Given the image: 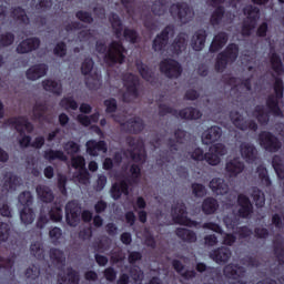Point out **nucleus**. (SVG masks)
Masks as SVG:
<instances>
[{
    "label": "nucleus",
    "instance_id": "e433bc0d",
    "mask_svg": "<svg viewBox=\"0 0 284 284\" xmlns=\"http://www.w3.org/2000/svg\"><path fill=\"white\" fill-rule=\"evenodd\" d=\"M219 210V200L214 199L212 196H209L203 200L202 202V212L206 216H210L212 214H215V212Z\"/></svg>",
    "mask_w": 284,
    "mask_h": 284
},
{
    "label": "nucleus",
    "instance_id": "e2e57ef3",
    "mask_svg": "<svg viewBox=\"0 0 284 284\" xmlns=\"http://www.w3.org/2000/svg\"><path fill=\"white\" fill-rule=\"evenodd\" d=\"M11 226L9 223L0 222V242L7 243L10 239Z\"/></svg>",
    "mask_w": 284,
    "mask_h": 284
},
{
    "label": "nucleus",
    "instance_id": "0eeeda50",
    "mask_svg": "<svg viewBox=\"0 0 284 284\" xmlns=\"http://www.w3.org/2000/svg\"><path fill=\"white\" fill-rule=\"evenodd\" d=\"M173 221L176 225H184L185 227H199L200 222L187 217V206L181 202L172 206Z\"/></svg>",
    "mask_w": 284,
    "mask_h": 284
},
{
    "label": "nucleus",
    "instance_id": "79ce46f5",
    "mask_svg": "<svg viewBox=\"0 0 284 284\" xmlns=\"http://www.w3.org/2000/svg\"><path fill=\"white\" fill-rule=\"evenodd\" d=\"M135 68L140 74V77L144 80V81H152V79H154V72H152V69H150V67H148V64L143 63V62H136L135 63Z\"/></svg>",
    "mask_w": 284,
    "mask_h": 284
},
{
    "label": "nucleus",
    "instance_id": "774afa93",
    "mask_svg": "<svg viewBox=\"0 0 284 284\" xmlns=\"http://www.w3.org/2000/svg\"><path fill=\"white\" fill-rule=\"evenodd\" d=\"M187 156H190L192 161H205V152L199 146L195 148L193 151H189Z\"/></svg>",
    "mask_w": 284,
    "mask_h": 284
},
{
    "label": "nucleus",
    "instance_id": "4d7b16f0",
    "mask_svg": "<svg viewBox=\"0 0 284 284\" xmlns=\"http://www.w3.org/2000/svg\"><path fill=\"white\" fill-rule=\"evenodd\" d=\"M30 252L34 258H38V261H43L45 258V251H43V247H41V244L39 243H32Z\"/></svg>",
    "mask_w": 284,
    "mask_h": 284
},
{
    "label": "nucleus",
    "instance_id": "13d9d810",
    "mask_svg": "<svg viewBox=\"0 0 284 284\" xmlns=\"http://www.w3.org/2000/svg\"><path fill=\"white\" fill-rule=\"evenodd\" d=\"M151 12L155 17H163L165 14V0H156L151 7Z\"/></svg>",
    "mask_w": 284,
    "mask_h": 284
},
{
    "label": "nucleus",
    "instance_id": "4c0bfd02",
    "mask_svg": "<svg viewBox=\"0 0 284 284\" xmlns=\"http://www.w3.org/2000/svg\"><path fill=\"white\" fill-rule=\"evenodd\" d=\"M175 234L178 239H181L184 243H196V233L192 230L178 227Z\"/></svg>",
    "mask_w": 284,
    "mask_h": 284
},
{
    "label": "nucleus",
    "instance_id": "052dcab7",
    "mask_svg": "<svg viewBox=\"0 0 284 284\" xmlns=\"http://www.w3.org/2000/svg\"><path fill=\"white\" fill-rule=\"evenodd\" d=\"M18 201L23 207H30L33 202L32 193L30 191H24L19 194Z\"/></svg>",
    "mask_w": 284,
    "mask_h": 284
},
{
    "label": "nucleus",
    "instance_id": "4468645a",
    "mask_svg": "<svg viewBox=\"0 0 284 284\" xmlns=\"http://www.w3.org/2000/svg\"><path fill=\"white\" fill-rule=\"evenodd\" d=\"M170 34H174V27L166 26L160 33H158L152 42V50L154 52H165V48L170 43Z\"/></svg>",
    "mask_w": 284,
    "mask_h": 284
},
{
    "label": "nucleus",
    "instance_id": "412c9836",
    "mask_svg": "<svg viewBox=\"0 0 284 284\" xmlns=\"http://www.w3.org/2000/svg\"><path fill=\"white\" fill-rule=\"evenodd\" d=\"M87 154L89 156H99V152H108V143L104 140H89L85 143Z\"/></svg>",
    "mask_w": 284,
    "mask_h": 284
},
{
    "label": "nucleus",
    "instance_id": "6e6552de",
    "mask_svg": "<svg viewBox=\"0 0 284 284\" xmlns=\"http://www.w3.org/2000/svg\"><path fill=\"white\" fill-rule=\"evenodd\" d=\"M257 141L260 146L265 150V152H271L272 154H275L283 148V143H281V140L274 133L270 131H262L257 135Z\"/></svg>",
    "mask_w": 284,
    "mask_h": 284
},
{
    "label": "nucleus",
    "instance_id": "ddd939ff",
    "mask_svg": "<svg viewBox=\"0 0 284 284\" xmlns=\"http://www.w3.org/2000/svg\"><path fill=\"white\" fill-rule=\"evenodd\" d=\"M230 119L234 128L241 130V132H247V130H250L251 132H256L258 130V124L256 123V121L247 120L239 111H231Z\"/></svg>",
    "mask_w": 284,
    "mask_h": 284
},
{
    "label": "nucleus",
    "instance_id": "423d86ee",
    "mask_svg": "<svg viewBox=\"0 0 284 284\" xmlns=\"http://www.w3.org/2000/svg\"><path fill=\"white\" fill-rule=\"evenodd\" d=\"M239 59V44L236 43H230L223 50L220 52L215 60V70L216 72H224V70L227 68L229 63H234Z\"/></svg>",
    "mask_w": 284,
    "mask_h": 284
},
{
    "label": "nucleus",
    "instance_id": "2eb2a0df",
    "mask_svg": "<svg viewBox=\"0 0 284 284\" xmlns=\"http://www.w3.org/2000/svg\"><path fill=\"white\" fill-rule=\"evenodd\" d=\"M240 154L246 163H255L258 160V150L250 142L241 143Z\"/></svg>",
    "mask_w": 284,
    "mask_h": 284
},
{
    "label": "nucleus",
    "instance_id": "c756f323",
    "mask_svg": "<svg viewBox=\"0 0 284 284\" xmlns=\"http://www.w3.org/2000/svg\"><path fill=\"white\" fill-rule=\"evenodd\" d=\"M207 40V31L205 29L197 30L191 41V45L195 52H201L205 48V41Z\"/></svg>",
    "mask_w": 284,
    "mask_h": 284
},
{
    "label": "nucleus",
    "instance_id": "a18cd8bd",
    "mask_svg": "<svg viewBox=\"0 0 284 284\" xmlns=\"http://www.w3.org/2000/svg\"><path fill=\"white\" fill-rule=\"evenodd\" d=\"M223 17H225V7L223 6L216 7L210 18L211 26H221V21H223Z\"/></svg>",
    "mask_w": 284,
    "mask_h": 284
},
{
    "label": "nucleus",
    "instance_id": "c9c22d12",
    "mask_svg": "<svg viewBox=\"0 0 284 284\" xmlns=\"http://www.w3.org/2000/svg\"><path fill=\"white\" fill-rule=\"evenodd\" d=\"M225 170L230 176H239L245 170V164L239 159H233L226 163Z\"/></svg>",
    "mask_w": 284,
    "mask_h": 284
},
{
    "label": "nucleus",
    "instance_id": "58836bf2",
    "mask_svg": "<svg viewBox=\"0 0 284 284\" xmlns=\"http://www.w3.org/2000/svg\"><path fill=\"white\" fill-rule=\"evenodd\" d=\"M36 191L42 203H52L54 201V193L49 186L39 185Z\"/></svg>",
    "mask_w": 284,
    "mask_h": 284
},
{
    "label": "nucleus",
    "instance_id": "aec40b11",
    "mask_svg": "<svg viewBox=\"0 0 284 284\" xmlns=\"http://www.w3.org/2000/svg\"><path fill=\"white\" fill-rule=\"evenodd\" d=\"M221 136H223V129L213 125L202 133V143L204 145H212V143H216Z\"/></svg>",
    "mask_w": 284,
    "mask_h": 284
},
{
    "label": "nucleus",
    "instance_id": "a19ab883",
    "mask_svg": "<svg viewBox=\"0 0 284 284\" xmlns=\"http://www.w3.org/2000/svg\"><path fill=\"white\" fill-rule=\"evenodd\" d=\"M49 216L53 223H61L63 221V205L61 203H53L49 210Z\"/></svg>",
    "mask_w": 284,
    "mask_h": 284
},
{
    "label": "nucleus",
    "instance_id": "20e7f679",
    "mask_svg": "<svg viewBox=\"0 0 284 284\" xmlns=\"http://www.w3.org/2000/svg\"><path fill=\"white\" fill-rule=\"evenodd\" d=\"M109 21L115 34V39H121V37H124L125 41L129 43H139V31L130 28H125L123 30V21H121V17H119V14L111 13Z\"/></svg>",
    "mask_w": 284,
    "mask_h": 284
},
{
    "label": "nucleus",
    "instance_id": "5701e85b",
    "mask_svg": "<svg viewBox=\"0 0 284 284\" xmlns=\"http://www.w3.org/2000/svg\"><path fill=\"white\" fill-rule=\"evenodd\" d=\"M210 257L217 263V265H225V263L232 258V250L225 246L219 247L210 254Z\"/></svg>",
    "mask_w": 284,
    "mask_h": 284
},
{
    "label": "nucleus",
    "instance_id": "72a5a7b5",
    "mask_svg": "<svg viewBox=\"0 0 284 284\" xmlns=\"http://www.w3.org/2000/svg\"><path fill=\"white\" fill-rule=\"evenodd\" d=\"M11 18L13 21L20 23V26H30V17L26 12L23 7H14L11 9Z\"/></svg>",
    "mask_w": 284,
    "mask_h": 284
},
{
    "label": "nucleus",
    "instance_id": "b1692460",
    "mask_svg": "<svg viewBox=\"0 0 284 284\" xmlns=\"http://www.w3.org/2000/svg\"><path fill=\"white\" fill-rule=\"evenodd\" d=\"M110 194L113 201H119L123 194H125V196L130 194V184L125 180H122L120 183L115 182L110 189Z\"/></svg>",
    "mask_w": 284,
    "mask_h": 284
},
{
    "label": "nucleus",
    "instance_id": "49530a36",
    "mask_svg": "<svg viewBox=\"0 0 284 284\" xmlns=\"http://www.w3.org/2000/svg\"><path fill=\"white\" fill-rule=\"evenodd\" d=\"M254 114L260 125H267V123H270V113H265L264 105H256L254 109Z\"/></svg>",
    "mask_w": 284,
    "mask_h": 284
},
{
    "label": "nucleus",
    "instance_id": "f257e3e1",
    "mask_svg": "<svg viewBox=\"0 0 284 284\" xmlns=\"http://www.w3.org/2000/svg\"><path fill=\"white\" fill-rule=\"evenodd\" d=\"M95 50L99 54H105L104 61L108 65H116V63H125V52L128 50L121 41H112L108 45L103 41L95 42Z\"/></svg>",
    "mask_w": 284,
    "mask_h": 284
},
{
    "label": "nucleus",
    "instance_id": "473e14b6",
    "mask_svg": "<svg viewBox=\"0 0 284 284\" xmlns=\"http://www.w3.org/2000/svg\"><path fill=\"white\" fill-rule=\"evenodd\" d=\"M42 88L45 90V92H50L55 97H61V94H63V84L52 79L43 80Z\"/></svg>",
    "mask_w": 284,
    "mask_h": 284
},
{
    "label": "nucleus",
    "instance_id": "bb28decb",
    "mask_svg": "<svg viewBox=\"0 0 284 284\" xmlns=\"http://www.w3.org/2000/svg\"><path fill=\"white\" fill-rule=\"evenodd\" d=\"M3 179L2 190L4 192H16L19 185H21V178L12 172H7Z\"/></svg>",
    "mask_w": 284,
    "mask_h": 284
},
{
    "label": "nucleus",
    "instance_id": "7c9ffc66",
    "mask_svg": "<svg viewBox=\"0 0 284 284\" xmlns=\"http://www.w3.org/2000/svg\"><path fill=\"white\" fill-rule=\"evenodd\" d=\"M229 36L226 32L221 31L217 34L214 36L211 45H210V52L214 53V52H219V50H223V48H225V44L229 41Z\"/></svg>",
    "mask_w": 284,
    "mask_h": 284
},
{
    "label": "nucleus",
    "instance_id": "09e8293b",
    "mask_svg": "<svg viewBox=\"0 0 284 284\" xmlns=\"http://www.w3.org/2000/svg\"><path fill=\"white\" fill-rule=\"evenodd\" d=\"M20 221L24 225H32L34 223V210L32 207H23L20 211Z\"/></svg>",
    "mask_w": 284,
    "mask_h": 284
},
{
    "label": "nucleus",
    "instance_id": "680f3d73",
    "mask_svg": "<svg viewBox=\"0 0 284 284\" xmlns=\"http://www.w3.org/2000/svg\"><path fill=\"white\" fill-rule=\"evenodd\" d=\"M75 18L82 23H94V18L90 11L79 10L75 12Z\"/></svg>",
    "mask_w": 284,
    "mask_h": 284
},
{
    "label": "nucleus",
    "instance_id": "f8f14e48",
    "mask_svg": "<svg viewBox=\"0 0 284 284\" xmlns=\"http://www.w3.org/2000/svg\"><path fill=\"white\" fill-rule=\"evenodd\" d=\"M113 121L119 123L126 134H141L145 130V122L139 116L131 118L125 122L119 120V115H112Z\"/></svg>",
    "mask_w": 284,
    "mask_h": 284
},
{
    "label": "nucleus",
    "instance_id": "7ed1b4c3",
    "mask_svg": "<svg viewBox=\"0 0 284 284\" xmlns=\"http://www.w3.org/2000/svg\"><path fill=\"white\" fill-rule=\"evenodd\" d=\"M166 114H172L175 119H183L184 121H199L203 116L201 110L194 106H186L179 111L168 104H159V116H166Z\"/></svg>",
    "mask_w": 284,
    "mask_h": 284
},
{
    "label": "nucleus",
    "instance_id": "ea45409f",
    "mask_svg": "<svg viewBox=\"0 0 284 284\" xmlns=\"http://www.w3.org/2000/svg\"><path fill=\"white\" fill-rule=\"evenodd\" d=\"M273 252L278 265H284V242L283 239H275L273 241Z\"/></svg>",
    "mask_w": 284,
    "mask_h": 284
},
{
    "label": "nucleus",
    "instance_id": "3c124183",
    "mask_svg": "<svg viewBox=\"0 0 284 284\" xmlns=\"http://www.w3.org/2000/svg\"><path fill=\"white\" fill-rule=\"evenodd\" d=\"M256 172L258 174L261 183H263V185H265L266 187H270L272 185V180L270 179V174H267V168H265V165L263 164H260L256 168Z\"/></svg>",
    "mask_w": 284,
    "mask_h": 284
},
{
    "label": "nucleus",
    "instance_id": "cd10ccee",
    "mask_svg": "<svg viewBox=\"0 0 284 284\" xmlns=\"http://www.w3.org/2000/svg\"><path fill=\"white\" fill-rule=\"evenodd\" d=\"M45 74H48V64L45 63L34 64L26 73L29 81H37L41 77H45Z\"/></svg>",
    "mask_w": 284,
    "mask_h": 284
},
{
    "label": "nucleus",
    "instance_id": "6ab92c4d",
    "mask_svg": "<svg viewBox=\"0 0 284 284\" xmlns=\"http://www.w3.org/2000/svg\"><path fill=\"white\" fill-rule=\"evenodd\" d=\"M65 219L70 227H77V225H79V222L81 221V213L79 211V206H77L72 202H69L65 205Z\"/></svg>",
    "mask_w": 284,
    "mask_h": 284
},
{
    "label": "nucleus",
    "instance_id": "0e129e2a",
    "mask_svg": "<svg viewBox=\"0 0 284 284\" xmlns=\"http://www.w3.org/2000/svg\"><path fill=\"white\" fill-rule=\"evenodd\" d=\"M24 276L31 281H37L41 276V268L33 264L26 270Z\"/></svg>",
    "mask_w": 284,
    "mask_h": 284
},
{
    "label": "nucleus",
    "instance_id": "de8ad7c7",
    "mask_svg": "<svg viewBox=\"0 0 284 284\" xmlns=\"http://www.w3.org/2000/svg\"><path fill=\"white\" fill-rule=\"evenodd\" d=\"M272 165H273V169L275 170L277 179H280V181H283L284 180L283 158H281V155H274L272 158Z\"/></svg>",
    "mask_w": 284,
    "mask_h": 284
},
{
    "label": "nucleus",
    "instance_id": "5fc2aeb1",
    "mask_svg": "<svg viewBox=\"0 0 284 284\" xmlns=\"http://www.w3.org/2000/svg\"><path fill=\"white\" fill-rule=\"evenodd\" d=\"M59 105L64 110H79V103L75 102L73 97L62 98Z\"/></svg>",
    "mask_w": 284,
    "mask_h": 284
},
{
    "label": "nucleus",
    "instance_id": "39448f33",
    "mask_svg": "<svg viewBox=\"0 0 284 284\" xmlns=\"http://www.w3.org/2000/svg\"><path fill=\"white\" fill-rule=\"evenodd\" d=\"M246 19L242 23V37H252V30L256 29V23L261 19V9L254 4H248L243 9Z\"/></svg>",
    "mask_w": 284,
    "mask_h": 284
},
{
    "label": "nucleus",
    "instance_id": "9d476101",
    "mask_svg": "<svg viewBox=\"0 0 284 284\" xmlns=\"http://www.w3.org/2000/svg\"><path fill=\"white\" fill-rule=\"evenodd\" d=\"M3 125L14 128L16 132H18L20 136L26 134V130L28 134H32V132H34V124H32V122H30V120L23 115L9 118L4 121Z\"/></svg>",
    "mask_w": 284,
    "mask_h": 284
},
{
    "label": "nucleus",
    "instance_id": "bf43d9fd",
    "mask_svg": "<svg viewBox=\"0 0 284 284\" xmlns=\"http://www.w3.org/2000/svg\"><path fill=\"white\" fill-rule=\"evenodd\" d=\"M130 158L133 163H139L140 165H143L148 159V154L135 152L134 149L128 150Z\"/></svg>",
    "mask_w": 284,
    "mask_h": 284
},
{
    "label": "nucleus",
    "instance_id": "8fccbe9b",
    "mask_svg": "<svg viewBox=\"0 0 284 284\" xmlns=\"http://www.w3.org/2000/svg\"><path fill=\"white\" fill-rule=\"evenodd\" d=\"M251 196H252L256 207H264V205H265V193L261 189L254 186L252 189Z\"/></svg>",
    "mask_w": 284,
    "mask_h": 284
},
{
    "label": "nucleus",
    "instance_id": "dca6fc26",
    "mask_svg": "<svg viewBox=\"0 0 284 284\" xmlns=\"http://www.w3.org/2000/svg\"><path fill=\"white\" fill-rule=\"evenodd\" d=\"M123 81L126 94H129V97H133V99H139V85H141L139 77L133 73H129L124 77Z\"/></svg>",
    "mask_w": 284,
    "mask_h": 284
},
{
    "label": "nucleus",
    "instance_id": "f3484780",
    "mask_svg": "<svg viewBox=\"0 0 284 284\" xmlns=\"http://www.w3.org/2000/svg\"><path fill=\"white\" fill-rule=\"evenodd\" d=\"M237 205L240 207L237 214L241 219H248L254 212V205L245 194L237 195Z\"/></svg>",
    "mask_w": 284,
    "mask_h": 284
},
{
    "label": "nucleus",
    "instance_id": "2f4dec72",
    "mask_svg": "<svg viewBox=\"0 0 284 284\" xmlns=\"http://www.w3.org/2000/svg\"><path fill=\"white\" fill-rule=\"evenodd\" d=\"M187 48V39L185 38V33H180L176 36L172 44L170 45V51L172 54H181Z\"/></svg>",
    "mask_w": 284,
    "mask_h": 284
},
{
    "label": "nucleus",
    "instance_id": "864d4df0",
    "mask_svg": "<svg viewBox=\"0 0 284 284\" xmlns=\"http://www.w3.org/2000/svg\"><path fill=\"white\" fill-rule=\"evenodd\" d=\"M49 256L53 263H57V265H65V255L63 254V251L51 248L49 251Z\"/></svg>",
    "mask_w": 284,
    "mask_h": 284
},
{
    "label": "nucleus",
    "instance_id": "a211bd4d",
    "mask_svg": "<svg viewBox=\"0 0 284 284\" xmlns=\"http://www.w3.org/2000/svg\"><path fill=\"white\" fill-rule=\"evenodd\" d=\"M41 40L39 38H27L18 44L16 52H18V54H28L34 52V50H39Z\"/></svg>",
    "mask_w": 284,
    "mask_h": 284
},
{
    "label": "nucleus",
    "instance_id": "f704fd0d",
    "mask_svg": "<svg viewBox=\"0 0 284 284\" xmlns=\"http://www.w3.org/2000/svg\"><path fill=\"white\" fill-rule=\"evenodd\" d=\"M270 63H271L272 70L277 75V77L273 75L274 81H276V78L281 79L284 72V65H283V60L281 59V55H278V53L276 52L271 53Z\"/></svg>",
    "mask_w": 284,
    "mask_h": 284
},
{
    "label": "nucleus",
    "instance_id": "f03ea898",
    "mask_svg": "<svg viewBox=\"0 0 284 284\" xmlns=\"http://www.w3.org/2000/svg\"><path fill=\"white\" fill-rule=\"evenodd\" d=\"M273 90L274 94H270L266 98V108L268 110V114L283 119V109H281V105L278 104L284 94V83L282 78H275Z\"/></svg>",
    "mask_w": 284,
    "mask_h": 284
},
{
    "label": "nucleus",
    "instance_id": "9b49d317",
    "mask_svg": "<svg viewBox=\"0 0 284 284\" xmlns=\"http://www.w3.org/2000/svg\"><path fill=\"white\" fill-rule=\"evenodd\" d=\"M160 72L164 74L166 79H179L183 74V67L179 61L166 58L160 62Z\"/></svg>",
    "mask_w": 284,
    "mask_h": 284
},
{
    "label": "nucleus",
    "instance_id": "338daca9",
    "mask_svg": "<svg viewBox=\"0 0 284 284\" xmlns=\"http://www.w3.org/2000/svg\"><path fill=\"white\" fill-rule=\"evenodd\" d=\"M192 187V192L193 195L195 196V199H203V196H205V194H207V190L205 189V185L201 184V183H193L191 185Z\"/></svg>",
    "mask_w": 284,
    "mask_h": 284
},
{
    "label": "nucleus",
    "instance_id": "393cba45",
    "mask_svg": "<svg viewBox=\"0 0 284 284\" xmlns=\"http://www.w3.org/2000/svg\"><path fill=\"white\" fill-rule=\"evenodd\" d=\"M81 282V275L72 266L67 267V275L58 273V284H79Z\"/></svg>",
    "mask_w": 284,
    "mask_h": 284
},
{
    "label": "nucleus",
    "instance_id": "a878e982",
    "mask_svg": "<svg viewBox=\"0 0 284 284\" xmlns=\"http://www.w3.org/2000/svg\"><path fill=\"white\" fill-rule=\"evenodd\" d=\"M223 274L226 278H232L233 281H239L245 276V267L239 264H227L223 268Z\"/></svg>",
    "mask_w": 284,
    "mask_h": 284
},
{
    "label": "nucleus",
    "instance_id": "6e6d98bb",
    "mask_svg": "<svg viewBox=\"0 0 284 284\" xmlns=\"http://www.w3.org/2000/svg\"><path fill=\"white\" fill-rule=\"evenodd\" d=\"M14 43V33L7 31L0 34V48H10Z\"/></svg>",
    "mask_w": 284,
    "mask_h": 284
},
{
    "label": "nucleus",
    "instance_id": "37998d69",
    "mask_svg": "<svg viewBox=\"0 0 284 284\" xmlns=\"http://www.w3.org/2000/svg\"><path fill=\"white\" fill-rule=\"evenodd\" d=\"M43 156L45 161H68V155H65L61 150L49 149L44 151Z\"/></svg>",
    "mask_w": 284,
    "mask_h": 284
},
{
    "label": "nucleus",
    "instance_id": "4be33fe9",
    "mask_svg": "<svg viewBox=\"0 0 284 284\" xmlns=\"http://www.w3.org/2000/svg\"><path fill=\"white\" fill-rule=\"evenodd\" d=\"M17 254H11L9 257L0 256V273L4 276H14V263Z\"/></svg>",
    "mask_w": 284,
    "mask_h": 284
},
{
    "label": "nucleus",
    "instance_id": "1a4fd4ad",
    "mask_svg": "<svg viewBox=\"0 0 284 284\" xmlns=\"http://www.w3.org/2000/svg\"><path fill=\"white\" fill-rule=\"evenodd\" d=\"M171 17H178L181 23H190L194 19V10L186 2L173 3L170 9Z\"/></svg>",
    "mask_w": 284,
    "mask_h": 284
},
{
    "label": "nucleus",
    "instance_id": "603ef678",
    "mask_svg": "<svg viewBox=\"0 0 284 284\" xmlns=\"http://www.w3.org/2000/svg\"><path fill=\"white\" fill-rule=\"evenodd\" d=\"M45 112H48L47 103H36L33 105V120L41 121V119H45Z\"/></svg>",
    "mask_w": 284,
    "mask_h": 284
},
{
    "label": "nucleus",
    "instance_id": "c85d7f7f",
    "mask_svg": "<svg viewBox=\"0 0 284 284\" xmlns=\"http://www.w3.org/2000/svg\"><path fill=\"white\" fill-rule=\"evenodd\" d=\"M209 187L214 194H217V196H224V194H227V192H230V185H227V183H225V180L221 178L212 179L209 183Z\"/></svg>",
    "mask_w": 284,
    "mask_h": 284
},
{
    "label": "nucleus",
    "instance_id": "69168bd1",
    "mask_svg": "<svg viewBox=\"0 0 284 284\" xmlns=\"http://www.w3.org/2000/svg\"><path fill=\"white\" fill-rule=\"evenodd\" d=\"M94 70V60L92 58H85L81 64V72L84 77H88Z\"/></svg>",
    "mask_w": 284,
    "mask_h": 284
},
{
    "label": "nucleus",
    "instance_id": "c03bdc74",
    "mask_svg": "<svg viewBox=\"0 0 284 284\" xmlns=\"http://www.w3.org/2000/svg\"><path fill=\"white\" fill-rule=\"evenodd\" d=\"M129 172L131 175L129 178H126L124 181H126V183L129 185H132V183H134V184L139 183V181L141 179V165L131 164Z\"/></svg>",
    "mask_w": 284,
    "mask_h": 284
}]
</instances>
